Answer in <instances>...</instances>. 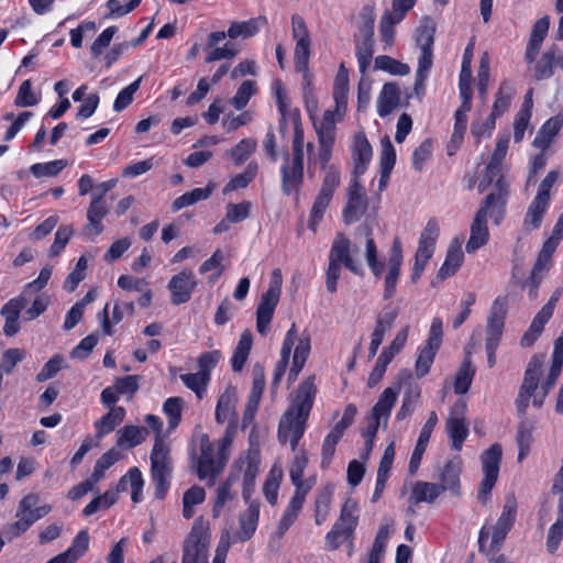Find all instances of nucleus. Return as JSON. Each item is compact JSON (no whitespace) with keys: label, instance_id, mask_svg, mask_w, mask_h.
Segmentation results:
<instances>
[{"label":"nucleus","instance_id":"obj_1","mask_svg":"<svg viewBox=\"0 0 563 563\" xmlns=\"http://www.w3.org/2000/svg\"><path fill=\"white\" fill-rule=\"evenodd\" d=\"M316 393L314 376H309L299 385L290 407L279 420L277 431L278 442L282 445L289 442L291 451H296L299 440L305 433L306 423L313 405Z\"/></svg>","mask_w":563,"mask_h":563},{"label":"nucleus","instance_id":"obj_2","mask_svg":"<svg viewBox=\"0 0 563 563\" xmlns=\"http://www.w3.org/2000/svg\"><path fill=\"white\" fill-rule=\"evenodd\" d=\"M508 144L509 134H500L478 185L479 192H484L495 180L494 191L485 198L484 205L478 211H494L505 207L508 196V183L501 174V165L508 151Z\"/></svg>","mask_w":563,"mask_h":563},{"label":"nucleus","instance_id":"obj_3","mask_svg":"<svg viewBox=\"0 0 563 563\" xmlns=\"http://www.w3.org/2000/svg\"><path fill=\"white\" fill-rule=\"evenodd\" d=\"M399 386L398 387H388L386 388L382 395L379 396L377 402L374 405L372 409V413L368 417V423L365 430L362 431V435L365 440L364 448L360 453V457L363 461H367L373 448H374V441L377 434V431L379 427H383L384 429L387 428V422L391 412V409L394 408L397 397L399 394Z\"/></svg>","mask_w":563,"mask_h":563},{"label":"nucleus","instance_id":"obj_4","mask_svg":"<svg viewBox=\"0 0 563 563\" xmlns=\"http://www.w3.org/2000/svg\"><path fill=\"white\" fill-rule=\"evenodd\" d=\"M358 249L351 247V242L343 234H338L333 241L330 255L329 266L325 273V286L330 294L336 291V283L341 275V264L354 274H361L362 267L360 262L355 261L352 253H357Z\"/></svg>","mask_w":563,"mask_h":563},{"label":"nucleus","instance_id":"obj_5","mask_svg":"<svg viewBox=\"0 0 563 563\" xmlns=\"http://www.w3.org/2000/svg\"><path fill=\"white\" fill-rule=\"evenodd\" d=\"M40 496L35 493L25 495L18 504L14 522L7 526L5 539L11 542L24 534L37 520L52 511L49 504L38 505Z\"/></svg>","mask_w":563,"mask_h":563},{"label":"nucleus","instance_id":"obj_6","mask_svg":"<svg viewBox=\"0 0 563 563\" xmlns=\"http://www.w3.org/2000/svg\"><path fill=\"white\" fill-rule=\"evenodd\" d=\"M209 543V523L198 517L184 541L181 563H208Z\"/></svg>","mask_w":563,"mask_h":563},{"label":"nucleus","instance_id":"obj_7","mask_svg":"<svg viewBox=\"0 0 563 563\" xmlns=\"http://www.w3.org/2000/svg\"><path fill=\"white\" fill-rule=\"evenodd\" d=\"M172 460L169 445L164 439H155L151 452V474L155 484V496L163 499L169 487Z\"/></svg>","mask_w":563,"mask_h":563},{"label":"nucleus","instance_id":"obj_8","mask_svg":"<svg viewBox=\"0 0 563 563\" xmlns=\"http://www.w3.org/2000/svg\"><path fill=\"white\" fill-rule=\"evenodd\" d=\"M357 521V505L354 500L347 499L342 507L340 518L325 537L328 549L336 550L344 541L349 540L354 533Z\"/></svg>","mask_w":563,"mask_h":563},{"label":"nucleus","instance_id":"obj_9","mask_svg":"<svg viewBox=\"0 0 563 563\" xmlns=\"http://www.w3.org/2000/svg\"><path fill=\"white\" fill-rule=\"evenodd\" d=\"M283 277L280 269H274L268 289L262 295L256 310V329L265 334L272 321L274 310L279 301Z\"/></svg>","mask_w":563,"mask_h":563},{"label":"nucleus","instance_id":"obj_10","mask_svg":"<svg viewBox=\"0 0 563 563\" xmlns=\"http://www.w3.org/2000/svg\"><path fill=\"white\" fill-rule=\"evenodd\" d=\"M291 33L296 41L294 53L296 70L302 73L305 80L309 84L308 64L311 41L306 22L299 14L291 16Z\"/></svg>","mask_w":563,"mask_h":563},{"label":"nucleus","instance_id":"obj_11","mask_svg":"<svg viewBox=\"0 0 563 563\" xmlns=\"http://www.w3.org/2000/svg\"><path fill=\"white\" fill-rule=\"evenodd\" d=\"M438 236L439 225L434 220H430L420 234L419 245L415 256L413 269L410 277L413 284L420 279L427 263L432 257Z\"/></svg>","mask_w":563,"mask_h":563},{"label":"nucleus","instance_id":"obj_12","mask_svg":"<svg viewBox=\"0 0 563 563\" xmlns=\"http://www.w3.org/2000/svg\"><path fill=\"white\" fill-rule=\"evenodd\" d=\"M501 454V446L495 443L484 451L481 456L484 478L478 490V499L483 504H486L488 495L497 482Z\"/></svg>","mask_w":563,"mask_h":563},{"label":"nucleus","instance_id":"obj_13","mask_svg":"<svg viewBox=\"0 0 563 563\" xmlns=\"http://www.w3.org/2000/svg\"><path fill=\"white\" fill-rule=\"evenodd\" d=\"M313 120V126L318 136V161L322 168L327 169V165L332 156V150L335 142L336 124L340 121L333 120V117L322 115L320 120Z\"/></svg>","mask_w":563,"mask_h":563},{"label":"nucleus","instance_id":"obj_14","mask_svg":"<svg viewBox=\"0 0 563 563\" xmlns=\"http://www.w3.org/2000/svg\"><path fill=\"white\" fill-rule=\"evenodd\" d=\"M542 365L543 356L540 355L532 356L528 363L523 382L520 386L519 395L516 400L517 411L521 416L526 413L529 406V399L538 388Z\"/></svg>","mask_w":563,"mask_h":563},{"label":"nucleus","instance_id":"obj_15","mask_svg":"<svg viewBox=\"0 0 563 563\" xmlns=\"http://www.w3.org/2000/svg\"><path fill=\"white\" fill-rule=\"evenodd\" d=\"M200 455L198 457L197 474L200 479L209 478V485L216 483L217 476L223 471L224 461L218 455V460L213 459V448L207 434H202L199 439Z\"/></svg>","mask_w":563,"mask_h":563},{"label":"nucleus","instance_id":"obj_16","mask_svg":"<svg viewBox=\"0 0 563 563\" xmlns=\"http://www.w3.org/2000/svg\"><path fill=\"white\" fill-rule=\"evenodd\" d=\"M466 402L462 399L454 402L446 419V432L452 441L455 451L462 449L463 442L468 434V426L465 419Z\"/></svg>","mask_w":563,"mask_h":563},{"label":"nucleus","instance_id":"obj_17","mask_svg":"<svg viewBox=\"0 0 563 563\" xmlns=\"http://www.w3.org/2000/svg\"><path fill=\"white\" fill-rule=\"evenodd\" d=\"M517 500L512 494L507 495L503 512L494 527L490 551L498 552L510 531L517 514Z\"/></svg>","mask_w":563,"mask_h":563},{"label":"nucleus","instance_id":"obj_18","mask_svg":"<svg viewBox=\"0 0 563 563\" xmlns=\"http://www.w3.org/2000/svg\"><path fill=\"white\" fill-rule=\"evenodd\" d=\"M349 95V71L344 64H341L333 84L334 108L328 109L323 115H332L333 120L342 121L347 106Z\"/></svg>","mask_w":563,"mask_h":563},{"label":"nucleus","instance_id":"obj_19","mask_svg":"<svg viewBox=\"0 0 563 563\" xmlns=\"http://www.w3.org/2000/svg\"><path fill=\"white\" fill-rule=\"evenodd\" d=\"M402 249L399 239H395L390 249L389 258L387 262V273L384 278V295L383 298L388 300L394 297L396 286L400 277V269L402 265Z\"/></svg>","mask_w":563,"mask_h":563},{"label":"nucleus","instance_id":"obj_20","mask_svg":"<svg viewBox=\"0 0 563 563\" xmlns=\"http://www.w3.org/2000/svg\"><path fill=\"white\" fill-rule=\"evenodd\" d=\"M196 286L197 280L191 271L184 269L174 275L167 286L172 302L178 306L189 301Z\"/></svg>","mask_w":563,"mask_h":563},{"label":"nucleus","instance_id":"obj_21","mask_svg":"<svg viewBox=\"0 0 563 563\" xmlns=\"http://www.w3.org/2000/svg\"><path fill=\"white\" fill-rule=\"evenodd\" d=\"M280 172L284 192L287 195L297 192L303 180V158L292 156L290 159L286 152Z\"/></svg>","mask_w":563,"mask_h":563},{"label":"nucleus","instance_id":"obj_22","mask_svg":"<svg viewBox=\"0 0 563 563\" xmlns=\"http://www.w3.org/2000/svg\"><path fill=\"white\" fill-rule=\"evenodd\" d=\"M507 314V300L497 298L490 308L486 327V343L499 344L501 339L505 318Z\"/></svg>","mask_w":563,"mask_h":563},{"label":"nucleus","instance_id":"obj_23","mask_svg":"<svg viewBox=\"0 0 563 563\" xmlns=\"http://www.w3.org/2000/svg\"><path fill=\"white\" fill-rule=\"evenodd\" d=\"M236 389L234 387H228L224 393L219 397L216 408V421L219 424L229 421V426L232 429L236 428L238 413H236Z\"/></svg>","mask_w":563,"mask_h":563},{"label":"nucleus","instance_id":"obj_24","mask_svg":"<svg viewBox=\"0 0 563 563\" xmlns=\"http://www.w3.org/2000/svg\"><path fill=\"white\" fill-rule=\"evenodd\" d=\"M352 156L354 163L353 175L360 177L365 173L373 157L372 146L364 132H357L354 135Z\"/></svg>","mask_w":563,"mask_h":563},{"label":"nucleus","instance_id":"obj_25","mask_svg":"<svg viewBox=\"0 0 563 563\" xmlns=\"http://www.w3.org/2000/svg\"><path fill=\"white\" fill-rule=\"evenodd\" d=\"M260 517V504L256 500L250 503L249 508L240 516V529L233 539L236 542H245L254 534Z\"/></svg>","mask_w":563,"mask_h":563},{"label":"nucleus","instance_id":"obj_26","mask_svg":"<svg viewBox=\"0 0 563 563\" xmlns=\"http://www.w3.org/2000/svg\"><path fill=\"white\" fill-rule=\"evenodd\" d=\"M488 240L487 213H476L471 225V235L465 250L468 254L475 253L478 249L486 245Z\"/></svg>","mask_w":563,"mask_h":563},{"label":"nucleus","instance_id":"obj_27","mask_svg":"<svg viewBox=\"0 0 563 563\" xmlns=\"http://www.w3.org/2000/svg\"><path fill=\"white\" fill-rule=\"evenodd\" d=\"M463 260L462 240L455 238L449 246L445 261L438 272L437 279L442 282L453 276L462 265Z\"/></svg>","mask_w":563,"mask_h":563},{"label":"nucleus","instance_id":"obj_28","mask_svg":"<svg viewBox=\"0 0 563 563\" xmlns=\"http://www.w3.org/2000/svg\"><path fill=\"white\" fill-rule=\"evenodd\" d=\"M514 95V86L509 81H503L496 93L492 112L488 115V130L495 129L496 119L509 109Z\"/></svg>","mask_w":563,"mask_h":563},{"label":"nucleus","instance_id":"obj_29","mask_svg":"<svg viewBox=\"0 0 563 563\" xmlns=\"http://www.w3.org/2000/svg\"><path fill=\"white\" fill-rule=\"evenodd\" d=\"M148 434L146 427L128 424L117 431V446L130 450L142 444Z\"/></svg>","mask_w":563,"mask_h":563},{"label":"nucleus","instance_id":"obj_30","mask_svg":"<svg viewBox=\"0 0 563 563\" xmlns=\"http://www.w3.org/2000/svg\"><path fill=\"white\" fill-rule=\"evenodd\" d=\"M307 465L308 456L303 450H300L295 455L289 470L290 479L296 487L295 493L308 494L312 488L313 481H303V473Z\"/></svg>","mask_w":563,"mask_h":563},{"label":"nucleus","instance_id":"obj_31","mask_svg":"<svg viewBox=\"0 0 563 563\" xmlns=\"http://www.w3.org/2000/svg\"><path fill=\"white\" fill-rule=\"evenodd\" d=\"M550 27L549 16L539 19L532 27L530 40L526 49V60L528 63L534 62L543 40L545 38Z\"/></svg>","mask_w":563,"mask_h":563},{"label":"nucleus","instance_id":"obj_32","mask_svg":"<svg viewBox=\"0 0 563 563\" xmlns=\"http://www.w3.org/2000/svg\"><path fill=\"white\" fill-rule=\"evenodd\" d=\"M400 102V89L396 82H387L377 99V113L384 118L390 114Z\"/></svg>","mask_w":563,"mask_h":563},{"label":"nucleus","instance_id":"obj_33","mask_svg":"<svg viewBox=\"0 0 563 563\" xmlns=\"http://www.w3.org/2000/svg\"><path fill=\"white\" fill-rule=\"evenodd\" d=\"M563 126V117L555 115L550 118L538 131L532 144L534 147L545 151L552 143L553 139Z\"/></svg>","mask_w":563,"mask_h":563},{"label":"nucleus","instance_id":"obj_34","mask_svg":"<svg viewBox=\"0 0 563 563\" xmlns=\"http://www.w3.org/2000/svg\"><path fill=\"white\" fill-rule=\"evenodd\" d=\"M125 418V409L123 407L112 406L110 411L95 421L93 426L97 430L96 438L102 439L104 435L111 433Z\"/></svg>","mask_w":563,"mask_h":563},{"label":"nucleus","instance_id":"obj_35","mask_svg":"<svg viewBox=\"0 0 563 563\" xmlns=\"http://www.w3.org/2000/svg\"><path fill=\"white\" fill-rule=\"evenodd\" d=\"M306 495L307 494L295 493L294 496L291 497V499L287 506V509L285 510L282 519L279 520V523H278V527L276 530V534L278 537H283L285 534V532L289 529V527L297 519V517L303 506Z\"/></svg>","mask_w":563,"mask_h":563},{"label":"nucleus","instance_id":"obj_36","mask_svg":"<svg viewBox=\"0 0 563 563\" xmlns=\"http://www.w3.org/2000/svg\"><path fill=\"white\" fill-rule=\"evenodd\" d=\"M462 463L459 459L449 461L440 476L441 484L439 485L441 492L451 490L453 494H459L460 474Z\"/></svg>","mask_w":563,"mask_h":563},{"label":"nucleus","instance_id":"obj_37","mask_svg":"<svg viewBox=\"0 0 563 563\" xmlns=\"http://www.w3.org/2000/svg\"><path fill=\"white\" fill-rule=\"evenodd\" d=\"M266 24L267 20L265 16H257L243 22H233L228 30V36L230 38L240 36L247 38L257 34L261 27Z\"/></svg>","mask_w":563,"mask_h":563},{"label":"nucleus","instance_id":"obj_38","mask_svg":"<svg viewBox=\"0 0 563 563\" xmlns=\"http://www.w3.org/2000/svg\"><path fill=\"white\" fill-rule=\"evenodd\" d=\"M311 349V339L310 335L307 333H303L299 340L298 344L295 347L294 357H292V365L289 371V379H296L298 374L303 368L306 361L309 356Z\"/></svg>","mask_w":563,"mask_h":563},{"label":"nucleus","instance_id":"obj_39","mask_svg":"<svg viewBox=\"0 0 563 563\" xmlns=\"http://www.w3.org/2000/svg\"><path fill=\"white\" fill-rule=\"evenodd\" d=\"M475 375V367L472 364L471 351H466L465 357L459 367L455 375L454 390L456 394H465L468 391L470 386Z\"/></svg>","mask_w":563,"mask_h":563},{"label":"nucleus","instance_id":"obj_40","mask_svg":"<svg viewBox=\"0 0 563 563\" xmlns=\"http://www.w3.org/2000/svg\"><path fill=\"white\" fill-rule=\"evenodd\" d=\"M536 428V422L530 419H525L520 422L517 433L518 444V460L521 462L529 453L532 443V432Z\"/></svg>","mask_w":563,"mask_h":563},{"label":"nucleus","instance_id":"obj_41","mask_svg":"<svg viewBox=\"0 0 563 563\" xmlns=\"http://www.w3.org/2000/svg\"><path fill=\"white\" fill-rule=\"evenodd\" d=\"M252 347V334L249 330H245L238 342L236 347L234 349V353L232 356V368L234 372H240L251 352Z\"/></svg>","mask_w":563,"mask_h":563},{"label":"nucleus","instance_id":"obj_42","mask_svg":"<svg viewBox=\"0 0 563 563\" xmlns=\"http://www.w3.org/2000/svg\"><path fill=\"white\" fill-rule=\"evenodd\" d=\"M421 390L418 385L408 386L404 394L401 406L396 415V419L398 421L405 420L412 415L417 404L419 402Z\"/></svg>","mask_w":563,"mask_h":563},{"label":"nucleus","instance_id":"obj_43","mask_svg":"<svg viewBox=\"0 0 563 563\" xmlns=\"http://www.w3.org/2000/svg\"><path fill=\"white\" fill-rule=\"evenodd\" d=\"M258 172V165L255 162L249 163L243 173L233 176L223 188V194L238 189H243L255 178Z\"/></svg>","mask_w":563,"mask_h":563},{"label":"nucleus","instance_id":"obj_44","mask_svg":"<svg viewBox=\"0 0 563 563\" xmlns=\"http://www.w3.org/2000/svg\"><path fill=\"white\" fill-rule=\"evenodd\" d=\"M296 340H297V329H296V324L292 323L286 333L285 340L283 342L282 351H280V360L276 363L274 372L282 374V375L285 374V372L288 367V364H289L291 350L294 347Z\"/></svg>","mask_w":563,"mask_h":563},{"label":"nucleus","instance_id":"obj_45","mask_svg":"<svg viewBox=\"0 0 563 563\" xmlns=\"http://www.w3.org/2000/svg\"><path fill=\"white\" fill-rule=\"evenodd\" d=\"M115 185V179L97 184L91 192L92 199L88 211H106L112 208L104 201V197Z\"/></svg>","mask_w":563,"mask_h":563},{"label":"nucleus","instance_id":"obj_46","mask_svg":"<svg viewBox=\"0 0 563 563\" xmlns=\"http://www.w3.org/2000/svg\"><path fill=\"white\" fill-rule=\"evenodd\" d=\"M355 54L360 71L365 74L374 54V35H362V41L356 44Z\"/></svg>","mask_w":563,"mask_h":563},{"label":"nucleus","instance_id":"obj_47","mask_svg":"<svg viewBox=\"0 0 563 563\" xmlns=\"http://www.w3.org/2000/svg\"><path fill=\"white\" fill-rule=\"evenodd\" d=\"M439 485L428 482H417L412 488L411 499L415 504L433 503L441 494Z\"/></svg>","mask_w":563,"mask_h":563},{"label":"nucleus","instance_id":"obj_48","mask_svg":"<svg viewBox=\"0 0 563 563\" xmlns=\"http://www.w3.org/2000/svg\"><path fill=\"white\" fill-rule=\"evenodd\" d=\"M257 142L254 139H243L234 147L227 152L235 166L242 165L255 151Z\"/></svg>","mask_w":563,"mask_h":563},{"label":"nucleus","instance_id":"obj_49","mask_svg":"<svg viewBox=\"0 0 563 563\" xmlns=\"http://www.w3.org/2000/svg\"><path fill=\"white\" fill-rule=\"evenodd\" d=\"M375 69L384 70L394 76H405L410 73L409 65L388 55H379L375 58Z\"/></svg>","mask_w":563,"mask_h":563},{"label":"nucleus","instance_id":"obj_50","mask_svg":"<svg viewBox=\"0 0 563 563\" xmlns=\"http://www.w3.org/2000/svg\"><path fill=\"white\" fill-rule=\"evenodd\" d=\"M467 113L466 111L456 110L454 114V129L449 145V155H453L461 145L467 128Z\"/></svg>","mask_w":563,"mask_h":563},{"label":"nucleus","instance_id":"obj_51","mask_svg":"<svg viewBox=\"0 0 563 563\" xmlns=\"http://www.w3.org/2000/svg\"><path fill=\"white\" fill-rule=\"evenodd\" d=\"M206 498L205 489L200 486H192L183 496V516L186 519L194 517V506L201 504Z\"/></svg>","mask_w":563,"mask_h":563},{"label":"nucleus","instance_id":"obj_52","mask_svg":"<svg viewBox=\"0 0 563 563\" xmlns=\"http://www.w3.org/2000/svg\"><path fill=\"white\" fill-rule=\"evenodd\" d=\"M184 405L185 402L181 397H170L165 400L163 411L168 418L169 430L175 429L179 424Z\"/></svg>","mask_w":563,"mask_h":563},{"label":"nucleus","instance_id":"obj_53","mask_svg":"<svg viewBox=\"0 0 563 563\" xmlns=\"http://www.w3.org/2000/svg\"><path fill=\"white\" fill-rule=\"evenodd\" d=\"M256 91V84L253 80H244L239 87L235 95L231 98L230 103L236 110H242Z\"/></svg>","mask_w":563,"mask_h":563},{"label":"nucleus","instance_id":"obj_54","mask_svg":"<svg viewBox=\"0 0 563 563\" xmlns=\"http://www.w3.org/2000/svg\"><path fill=\"white\" fill-rule=\"evenodd\" d=\"M358 177L354 176V179L349 186V201L344 211H357L365 208L364 197L365 191L361 184L357 181Z\"/></svg>","mask_w":563,"mask_h":563},{"label":"nucleus","instance_id":"obj_55","mask_svg":"<svg viewBox=\"0 0 563 563\" xmlns=\"http://www.w3.org/2000/svg\"><path fill=\"white\" fill-rule=\"evenodd\" d=\"M121 302H117L113 307L112 319H109V305L107 303L98 317L101 321V328L106 335L112 334V324H118L123 319V310Z\"/></svg>","mask_w":563,"mask_h":563},{"label":"nucleus","instance_id":"obj_56","mask_svg":"<svg viewBox=\"0 0 563 563\" xmlns=\"http://www.w3.org/2000/svg\"><path fill=\"white\" fill-rule=\"evenodd\" d=\"M376 19L375 4H365L358 14V30L361 35H374V24Z\"/></svg>","mask_w":563,"mask_h":563},{"label":"nucleus","instance_id":"obj_57","mask_svg":"<svg viewBox=\"0 0 563 563\" xmlns=\"http://www.w3.org/2000/svg\"><path fill=\"white\" fill-rule=\"evenodd\" d=\"M67 163L63 159H56L47 163H36L30 168L35 177H54L66 167Z\"/></svg>","mask_w":563,"mask_h":563},{"label":"nucleus","instance_id":"obj_58","mask_svg":"<svg viewBox=\"0 0 563 563\" xmlns=\"http://www.w3.org/2000/svg\"><path fill=\"white\" fill-rule=\"evenodd\" d=\"M365 234L367 235L366 239V252H365V258L366 262L373 272V274L376 277H380L385 269V264L377 261V250L374 240L369 236V232L367 228L364 229Z\"/></svg>","mask_w":563,"mask_h":563},{"label":"nucleus","instance_id":"obj_59","mask_svg":"<svg viewBox=\"0 0 563 563\" xmlns=\"http://www.w3.org/2000/svg\"><path fill=\"white\" fill-rule=\"evenodd\" d=\"M332 492L329 488L322 490L317 499L314 506V522L317 526H321L330 511Z\"/></svg>","mask_w":563,"mask_h":563},{"label":"nucleus","instance_id":"obj_60","mask_svg":"<svg viewBox=\"0 0 563 563\" xmlns=\"http://www.w3.org/2000/svg\"><path fill=\"white\" fill-rule=\"evenodd\" d=\"M210 194H211V188H209V187L196 188V189L191 190L190 192H186L183 196L175 199L173 207L175 209H183V208L189 207V206L196 203L197 201L208 199Z\"/></svg>","mask_w":563,"mask_h":563},{"label":"nucleus","instance_id":"obj_61","mask_svg":"<svg viewBox=\"0 0 563 563\" xmlns=\"http://www.w3.org/2000/svg\"><path fill=\"white\" fill-rule=\"evenodd\" d=\"M142 79L141 76L119 92L113 103L114 111L120 112L132 103L133 95L139 90Z\"/></svg>","mask_w":563,"mask_h":563},{"label":"nucleus","instance_id":"obj_62","mask_svg":"<svg viewBox=\"0 0 563 563\" xmlns=\"http://www.w3.org/2000/svg\"><path fill=\"white\" fill-rule=\"evenodd\" d=\"M180 379L189 389L195 391L199 398L202 397V393L206 390L210 380L207 374H201L200 372L183 374L180 375Z\"/></svg>","mask_w":563,"mask_h":563},{"label":"nucleus","instance_id":"obj_63","mask_svg":"<svg viewBox=\"0 0 563 563\" xmlns=\"http://www.w3.org/2000/svg\"><path fill=\"white\" fill-rule=\"evenodd\" d=\"M117 493L113 490H107L103 495L93 498L85 508L84 515L89 517L97 512L101 508H109L117 501Z\"/></svg>","mask_w":563,"mask_h":563},{"label":"nucleus","instance_id":"obj_64","mask_svg":"<svg viewBox=\"0 0 563 563\" xmlns=\"http://www.w3.org/2000/svg\"><path fill=\"white\" fill-rule=\"evenodd\" d=\"M25 357V352L21 349H8L3 352L0 362V372L11 374L19 362Z\"/></svg>","mask_w":563,"mask_h":563}]
</instances>
